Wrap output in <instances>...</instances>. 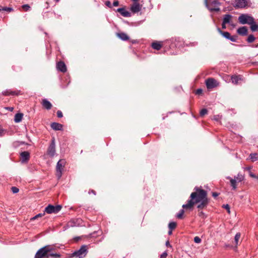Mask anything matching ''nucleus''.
Instances as JSON below:
<instances>
[{
    "instance_id": "nucleus-32",
    "label": "nucleus",
    "mask_w": 258,
    "mask_h": 258,
    "mask_svg": "<svg viewBox=\"0 0 258 258\" xmlns=\"http://www.w3.org/2000/svg\"><path fill=\"white\" fill-rule=\"evenodd\" d=\"M240 233H237L234 237V241L235 242V244L237 245L238 244V241L240 238Z\"/></svg>"
},
{
    "instance_id": "nucleus-48",
    "label": "nucleus",
    "mask_w": 258,
    "mask_h": 258,
    "mask_svg": "<svg viewBox=\"0 0 258 258\" xmlns=\"http://www.w3.org/2000/svg\"><path fill=\"white\" fill-rule=\"evenodd\" d=\"M202 93V90L201 89H199L196 91L197 94H200Z\"/></svg>"
},
{
    "instance_id": "nucleus-35",
    "label": "nucleus",
    "mask_w": 258,
    "mask_h": 258,
    "mask_svg": "<svg viewBox=\"0 0 258 258\" xmlns=\"http://www.w3.org/2000/svg\"><path fill=\"white\" fill-rule=\"evenodd\" d=\"M3 11H6L8 13H10L11 12H13L14 11V10L12 8L5 7H3Z\"/></svg>"
},
{
    "instance_id": "nucleus-39",
    "label": "nucleus",
    "mask_w": 258,
    "mask_h": 258,
    "mask_svg": "<svg viewBox=\"0 0 258 258\" xmlns=\"http://www.w3.org/2000/svg\"><path fill=\"white\" fill-rule=\"evenodd\" d=\"M11 190L12 192L14 194L17 193L19 191V189L15 186L12 187Z\"/></svg>"
},
{
    "instance_id": "nucleus-56",
    "label": "nucleus",
    "mask_w": 258,
    "mask_h": 258,
    "mask_svg": "<svg viewBox=\"0 0 258 258\" xmlns=\"http://www.w3.org/2000/svg\"><path fill=\"white\" fill-rule=\"evenodd\" d=\"M133 3H139L140 0H131Z\"/></svg>"
},
{
    "instance_id": "nucleus-37",
    "label": "nucleus",
    "mask_w": 258,
    "mask_h": 258,
    "mask_svg": "<svg viewBox=\"0 0 258 258\" xmlns=\"http://www.w3.org/2000/svg\"><path fill=\"white\" fill-rule=\"evenodd\" d=\"M22 8L25 11H28L30 9V7L27 4L23 5Z\"/></svg>"
},
{
    "instance_id": "nucleus-20",
    "label": "nucleus",
    "mask_w": 258,
    "mask_h": 258,
    "mask_svg": "<svg viewBox=\"0 0 258 258\" xmlns=\"http://www.w3.org/2000/svg\"><path fill=\"white\" fill-rule=\"evenodd\" d=\"M237 32L239 35L245 36L247 34V29L245 26L241 27L237 29Z\"/></svg>"
},
{
    "instance_id": "nucleus-9",
    "label": "nucleus",
    "mask_w": 258,
    "mask_h": 258,
    "mask_svg": "<svg viewBox=\"0 0 258 258\" xmlns=\"http://www.w3.org/2000/svg\"><path fill=\"white\" fill-rule=\"evenodd\" d=\"M206 85L207 89H210L218 86L219 83L215 79L211 78L206 80Z\"/></svg>"
},
{
    "instance_id": "nucleus-45",
    "label": "nucleus",
    "mask_w": 258,
    "mask_h": 258,
    "mask_svg": "<svg viewBox=\"0 0 258 258\" xmlns=\"http://www.w3.org/2000/svg\"><path fill=\"white\" fill-rule=\"evenodd\" d=\"M119 5V2L118 1H115L113 3V6L114 7H117Z\"/></svg>"
},
{
    "instance_id": "nucleus-31",
    "label": "nucleus",
    "mask_w": 258,
    "mask_h": 258,
    "mask_svg": "<svg viewBox=\"0 0 258 258\" xmlns=\"http://www.w3.org/2000/svg\"><path fill=\"white\" fill-rule=\"evenodd\" d=\"M236 180H237L238 182H240L244 179V176L240 174H238L236 176H235V178Z\"/></svg>"
},
{
    "instance_id": "nucleus-30",
    "label": "nucleus",
    "mask_w": 258,
    "mask_h": 258,
    "mask_svg": "<svg viewBox=\"0 0 258 258\" xmlns=\"http://www.w3.org/2000/svg\"><path fill=\"white\" fill-rule=\"evenodd\" d=\"M255 37L253 35L250 34L248 36V37L247 38V41L248 43H252L255 40Z\"/></svg>"
},
{
    "instance_id": "nucleus-53",
    "label": "nucleus",
    "mask_w": 258,
    "mask_h": 258,
    "mask_svg": "<svg viewBox=\"0 0 258 258\" xmlns=\"http://www.w3.org/2000/svg\"><path fill=\"white\" fill-rule=\"evenodd\" d=\"M91 193H93L94 195H96V192L94 190H90L89 191V194H90Z\"/></svg>"
},
{
    "instance_id": "nucleus-54",
    "label": "nucleus",
    "mask_w": 258,
    "mask_h": 258,
    "mask_svg": "<svg viewBox=\"0 0 258 258\" xmlns=\"http://www.w3.org/2000/svg\"><path fill=\"white\" fill-rule=\"evenodd\" d=\"M197 44H198V42H195L192 43V46H196Z\"/></svg>"
},
{
    "instance_id": "nucleus-38",
    "label": "nucleus",
    "mask_w": 258,
    "mask_h": 258,
    "mask_svg": "<svg viewBox=\"0 0 258 258\" xmlns=\"http://www.w3.org/2000/svg\"><path fill=\"white\" fill-rule=\"evenodd\" d=\"M201 241V239L198 236H196L194 238V242L196 243H200Z\"/></svg>"
},
{
    "instance_id": "nucleus-13",
    "label": "nucleus",
    "mask_w": 258,
    "mask_h": 258,
    "mask_svg": "<svg viewBox=\"0 0 258 258\" xmlns=\"http://www.w3.org/2000/svg\"><path fill=\"white\" fill-rule=\"evenodd\" d=\"M2 94L4 96H18L21 94V91L17 90H13L11 89H7L3 91Z\"/></svg>"
},
{
    "instance_id": "nucleus-5",
    "label": "nucleus",
    "mask_w": 258,
    "mask_h": 258,
    "mask_svg": "<svg viewBox=\"0 0 258 258\" xmlns=\"http://www.w3.org/2000/svg\"><path fill=\"white\" fill-rule=\"evenodd\" d=\"M66 164V160H59L56 165V176L58 178H60L62 175V172Z\"/></svg>"
},
{
    "instance_id": "nucleus-14",
    "label": "nucleus",
    "mask_w": 258,
    "mask_h": 258,
    "mask_svg": "<svg viewBox=\"0 0 258 258\" xmlns=\"http://www.w3.org/2000/svg\"><path fill=\"white\" fill-rule=\"evenodd\" d=\"M79 219H73L69 221L65 226L66 228L78 226L79 225Z\"/></svg>"
},
{
    "instance_id": "nucleus-41",
    "label": "nucleus",
    "mask_w": 258,
    "mask_h": 258,
    "mask_svg": "<svg viewBox=\"0 0 258 258\" xmlns=\"http://www.w3.org/2000/svg\"><path fill=\"white\" fill-rule=\"evenodd\" d=\"M167 251H164L163 253H162L161 255H160V258H166V257L167 256Z\"/></svg>"
},
{
    "instance_id": "nucleus-57",
    "label": "nucleus",
    "mask_w": 258,
    "mask_h": 258,
    "mask_svg": "<svg viewBox=\"0 0 258 258\" xmlns=\"http://www.w3.org/2000/svg\"><path fill=\"white\" fill-rule=\"evenodd\" d=\"M46 4L47 5V8H48V7H49V4L48 2H46Z\"/></svg>"
},
{
    "instance_id": "nucleus-58",
    "label": "nucleus",
    "mask_w": 258,
    "mask_h": 258,
    "mask_svg": "<svg viewBox=\"0 0 258 258\" xmlns=\"http://www.w3.org/2000/svg\"><path fill=\"white\" fill-rule=\"evenodd\" d=\"M3 11V7L0 6V12Z\"/></svg>"
},
{
    "instance_id": "nucleus-16",
    "label": "nucleus",
    "mask_w": 258,
    "mask_h": 258,
    "mask_svg": "<svg viewBox=\"0 0 258 258\" xmlns=\"http://www.w3.org/2000/svg\"><path fill=\"white\" fill-rule=\"evenodd\" d=\"M231 80L233 84L235 85H238L241 83V81H243V78L240 75H234L231 76Z\"/></svg>"
},
{
    "instance_id": "nucleus-60",
    "label": "nucleus",
    "mask_w": 258,
    "mask_h": 258,
    "mask_svg": "<svg viewBox=\"0 0 258 258\" xmlns=\"http://www.w3.org/2000/svg\"><path fill=\"white\" fill-rule=\"evenodd\" d=\"M13 108H9V110H11V111L13 110Z\"/></svg>"
},
{
    "instance_id": "nucleus-22",
    "label": "nucleus",
    "mask_w": 258,
    "mask_h": 258,
    "mask_svg": "<svg viewBox=\"0 0 258 258\" xmlns=\"http://www.w3.org/2000/svg\"><path fill=\"white\" fill-rule=\"evenodd\" d=\"M20 155L23 162L28 160L30 158V154L27 151L22 152Z\"/></svg>"
},
{
    "instance_id": "nucleus-49",
    "label": "nucleus",
    "mask_w": 258,
    "mask_h": 258,
    "mask_svg": "<svg viewBox=\"0 0 258 258\" xmlns=\"http://www.w3.org/2000/svg\"><path fill=\"white\" fill-rule=\"evenodd\" d=\"M219 196V194L217 193V192H213L212 193V196L214 198H216L217 197H218Z\"/></svg>"
},
{
    "instance_id": "nucleus-25",
    "label": "nucleus",
    "mask_w": 258,
    "mask_h": 258,
    "mask_svg": "<svg viewBox=\"0 0 258 258\" xmlns=\"http://www.w3.org/2000/svg\"><path fill=\"white\" fill-rule=\"evenodd\" d=\"M23 114L21 113H16L15 115L14 121L15 122H20L23 118Z\"/></svg>"
},
{
    "instance_id": "nucleus-51",
    "label": "nucleus",
    "mask_w": 258,
    "mask_h": 258,
    "mask_svg": "<svg viewBox=\"0 0 258 258\" xmlns=\"http://www.w3.org/2000/svg\"><path fill=\"white\" fill-rule=\"evenodd\" d=\"M226 23H224L223 22H222V29H226Z\"/></svg>"
},
{
    "instance_id": "nucleus-7",
    "label": "nucleus",
    "mask_w": 258,
    "mask_h": 258,
    "mask_svg": "<svg viewBox=\"0 0 258 258\" xmlns=\"http://www.w3.org/2000/svg\"><path fill=\"white\" fill-rule=\"evenodd\" d=\"M62 208L60 205L53 206L52 205H48L44 210V213L47 214H56L59 212Z\"/></svg>"
},
{
    "instance_id": "nucleus-55",
    "label": "nucleus",
    "mask_w": 258,
    "mask_h": 258,
    "mask_svg": "<svg viewBox=\"0 0 258 258\" xmlns=\"http://www.w3.org/2000/svg\"><path fill=\"white\" fill-rule=\"evenodd\" d=\"M172 230L169 229V230L168 231V234L171 235V234H172Z\"/></svg>"
},
{
    "instance_id": "nucleus-8",
    "label": "nucleus",
    "mask_w": 258,
    "mask_h": 258,
    "mask_svg": "<svg viewBox=\"0 0 258 258\" xmlns=\"http://www.w3.org/2000/svg\"><path fill=\"white\" fill-rule=\"evenodd\" d=\"M248 0H234V7L236 9H242L248 6Z\"/></svg>"
},
{
    "instance_id": "nucleus-12",
    "label": "nucleus",
    "mask_w": 258,
    "mask_h": 258,
    "mask_svg": "<svg viewBox=\"0 0 258 258\" xmlns=\"http://www.w3.org/2000/svg\"><path fill=\"white\" fill-rule=\"evenodd\" d=\"M55 153V141L53 139L51 141V144L49 146L47 149V154L50 157H53Z\"/></svg>"
},
{
    "instance_id": "nucleus-29",
    "label": "nucleus",
    "mask_w": 258,
    "mask_h": 258,
    "mask_svg": "<svg viewBox=\"0 0 258 258\" xmlns=\"http://www.w3.org/2000/svg\"><path fill=\"white\" fill-rule=\"evenodd\" d=\"M176 227V223L174 222H170L168 224V228L170 230H173Z\"/></svg>"
},
{
    "instance_id": "nucleus-33",
    "label": "nucleus",
    "mask_w": 258,
    "mask_h": 258,
    "mask_svg": "<svg viewBox=\"0 0 258 258\" xmlns=\"http://www.w3.org/2000/svg\"><path fill=\"white\" fill-rule=\"evenodd\" d=\"M45 213H44V212L43 213H39V214L36 215V216H35L34 217L31 218L30 220H31V221H33V220L37 219L38 218L41 217L45 215Z\"/></svg>"
},
{
    "instance_id": "nucleus-34",
    "label": "nucleus",
    "mask_w": 258,
    "mask_h": 258,
    "mask_svg": "<svg viewBox=\"0 0 258 258\" xmlns=\"http://www.w3.org/2000/svg\"><path fill=\"white\" fill-rule=\"evenodd\" d=\"M184 211L183 209L180 210L179 212L177 214L176 217L178 219H182L184 214Z\"/></svg>"
},
{
    "instance_id": "nucleus-62",
    "label": "nucleus",
    "mask_w": 258,
    "mask_h": 258,
    "mask_svg": "<svg viewBox=\"0 0 258 258\" xmlns=\"http://www.w3.org/2000/svg\"><path fill=\"white\" fill-rule=\"evenodd\" d=\"M256 178H257V179H258V176H256Z\"/></svg>"
},
{
    "instance_id": "nucleus-36",
    "label": "nucleus",
    "mask_w": 258,
    "mask_h": 258,
    "mask_svg": "<svg viewBox=\"0 0 258 258\" xmlns=\"http://www.w3.org/2000/svg\"><path fill=\"white\" fill-rule=\"evenodd\" d=\"M208 113V110L206 108H204V109H202L201 111H200V115L201 116H203L204 115H206V114H207Z\"/></svg>"
},
{
    "instance_id": "nucleus-3",
    "label": "nucleus",
    "mask_w": 258,
    "mask_h": 258,
    "mask_svg": "<svg viewBox=\"0 0 258 258\" xmlns=\"http://www.w3.org/2000/svg\"><path fill=\"white\" fill-rule=\"evenodd\" d=\"M208 0H205V4L210 12H219L220 10L219 6L220 3L218 0H214L208 3Z\"/></svg>"
},
{
    "instance_id": "nucleus-59",
    "label": "nucleus",
    "mask_w": 258,
    "mask_h": 258,
    "mask_svg": "<svg viewBox=\"0 0 258 258\" xmlns=\"http://www.w3.org/2000/svg\"><path fill=\"white\" fill-rule=\"evenodd\" d=\"M214 119L215 120H218V118H217V117H216V116H214Z\"/></svg>"
},
{
    "instance_id": "nucleus-4",
    "label": "nucleus",
    "mask_w": 258,
    "mask_h": 258,
    "mask_svg": "<svg viewBox=\"0 0 258 258\" xmlns=\"http://www.w3.org/2000/svg\"><path fill=\"white\" fill-rule=\"evenodd\" d=\"M88 247L87 245H83L80 248L75 251L73 253V255L78 258H83L86 256L88 252Z\"/></svg>"
},
{
    "instance_id": "nucleus-17",
    "label": "nucleus",
    "mask_w": 258,
    "mask_h": 258,
    "mask_svg": "<svg viewBox=\"0 0 258 258\" xmlns=\"http://www.w3.org/2000/svg\"><path fill=\"white\" fill-rule=\"evenodd\" d=\"M57 69L62 72L65 73L67 71V67L64 62L60 61L57 63Z\"/></svg>"
},
{
    "instance_id": "nucleus-10",
    "label": "nucleus",
    "mask_w": 258,
    "mask_h": 258,
    "mask_svg": "<svg viewBox=\"0 0 258 258\" xmlns=\"http://www.w3.org/2000/svg\"><path fill=\"white\" fill-rule=\"evenodd\" d=\"M218 32L221 34L225 38L231 40L232 42H236L237 40V36H231L230 33L228 32L223 31L220 28H218Z\"/></svg>"
},
{
    "instance_id": "nucleus-43",
    "label": "nucleus",
    "mask_w": 258,
    "mask_h": 258,
    "mask_svg": "<svg viewBox=\"0 0 258 258\" xmlns=\"http://www.w3.org/2000/svg\"><path fill=\"white\" fill-rule=\"evenodd\" d=\"M199 215V216L202 217L203 218H205L206 217L205 214L203 211L200 212Z\"/></svg>"
},
{
    "instance_id": "nucleus-6",
    "label": "nucleus",
    "mask_w": 258,
    "mask_h": 258,
    "mask_svg": "<svg viewBox=\"0 0 258 258\" xmlns=\"http://www.w3.org/2000/svg\"><path fill=\"white\" fill-rule=\"evenodd\" d=\"M254 20V18L248 15V14H241L238 17V21L241 24H251Z\"/></svg>"
},
{
    "instance_id": "nucleus-46",
    "label": "nucleus",
    "mask_w": 258,
    "mask_h": 258,
    "mask_svg": "<svg viewBox=\"0 0 258 258\" xmlns=\"http://www.w3.org/2000/svg\"><path fill=\"white\" fill-rule=\"evenodd\" d=\"M249 176L252 178H256V176L254 174L252 173L251 171H249Z\"/></svg>"
},
{
    "instance_id": "nucleus-23",
    "label": "nucleus",
    "mask_w": 258,
    "mask_h": 258,
    "mask_svg": "<svg viewBox=\"0 0 258 258\" xmlns=\"http://www.w3.org/2000/svg\"><path fill=\"white\" fill-rule=\"evenodd\" d=\"M152 47L157 50H160L162 46V43L161 42L155 41L152 43Z\"/></svg>"
},
{
    "instance_id": "nucleus-15",
    "label": "nucleus",
    "mask_w": 258,
    "mask_h": 258,
    "mask_svg": "<svg viewBox=\"0 0 258 258\" xmlns=\"http://www.w3.org/2000/svg\"><path fill=\"white\" fill-rule=\"evenodd\" d=\"M233 16L230 14H226L223 17V22L224 23L229 24L231 26L235 27V25L232 23L231 19Z\"/></svg>"
},
{
    "instance_id": "nucleus-21",
    "label": "nucleus",
    "mask_w": 258,
    "mask_h": 258,
    "mask_svg": "<svg viewBox=\"0 0 258 258\" xmlns=\"http://www.w3.org/2000/svg\"><path fill=\"white\" fill-rule=\"evenodd\" d=\"M51 128L54 131L62 130V125L57 122H52L51 124Z\"/></svg>"
},
{
    "instance_id": "nucleus-44",
    "label": "nucleus",
    "mask_w": 258,
    "mask_h": 258,
    "mask_svg": "<svg viewBox=\"0 0 258 258\" xmlns=\"http://www.w3.org/2000/svg\"><path fill=\"white\" fill-rule=\"evenodd\" d=\"M105 5L109 8H112V5L110 1H106L105 2Z\"/></svg>"
},
{
    "instance_id": "nucleus-24",
    "label": "nucleus",
    "mask_w": 258,
    "mask_h": 258,
    "mask_svg": "<svg viewBox=\"0 0 258 258\" xmlns=\"http://www.w3.org/2000/svg\"><path fill=\"white\" fill-rule=\"evenodd\" d=\"M117 36L123 41H126L129 39V37L126 34L123 32L118 33L116 34Z\"/></svg>"
},
{
    "instance_id": "nucleus-1",
    "label": "nucleus",
    "mask_w": 258,
    "mask_h": 258,
    "mask_svg": "<svg viewBox=\"0 0 258 258\" xmlns=\"http://www.w3.org/2000/svg\"><path fill=\"white\" fill-rule=\"evenodd\" d=\"M195 190V191L191 194L190 199L187 201V204L182 205L183 209H190L194 205L199 204L197 208L200 211L206 208L209 204L207 191L198 187H196Z\"/></svg>"
},
{
    "instance_id": "nucleus-40",
    "label": "nucleus",
    "mask_w": 258,
    "mask_h": 258,
    "mask_svg": "<svg viewBox=\"0 0 258 258\" xmlns=\"http://www.w3.org/2000/svg\"><path fill=\"white\" fill-rule=\"evenodd\" d=\"M223 207L224 208H225L228 212V213H230V207L228 205V204H226V205H224L223 206Z\"/></svg>"
},
{
    "instance_id": "nucleus-52",
    "label": "nucleus",
    "mask_w": 258,
    "mask_h": 258,
    "mask_svg": "<svg viewBox=\"0 0 258 258\" xmlns=\"http://www.w3.org/2000/svg\"><path fill=\"white\" fill-rule=\"evenodd\" d=\"M166 245L168 247H171V245L170 244L169 241L168 240L166 242Z\"/></svg>"
},
{
    "instance_id": "nucleus-47",
    "label": "nucleus",
    "mask_w": 258,
    "mask_h": 258,
    "mask_svg": "<svg viewBox=\"0 0 258 258\" xmlns=\"http://www.w3.org/2000/svg\"><path fill=\"white\" fill-rule=\"evenodd\" d=\"M4 130L3 129L1 125H0V136H2L4 135Z\"/></svg>"
},
{
    "instance_id": "nucleus-26",
    "label": "nucleus",
    "mask_w": 258,
    "mask_h": 258,
    "mask_svg": "<svg viewBox=\"0 0 258 258\" xmlns=\"http://www.w3.org/2000/svg\"><path fill=\"white\" fill-rule=\"evenodd\" d=\"M227 179L230 180L231 185L232 186L233 189H235L236 188V180L235 179L231 178L230 177H227Z\"/></svg>"
},
{
    "instance_id": "nucleus-50",
    "label": "nucleus",
    "mask_w": 258,
    "mask_h": 258,
    "mask_svg": "<svg viewBox=\"0 0 258 258\" xmlns=\"http://www.w3.org/2000/svg\"><path fill=\"white\" fill-rule=\"evenodd\" d=\"M251 169V166H248V167H246L244 168V170H247L249 172V171H250Z\"/></svg>"
},
{
    "instance_id": "nucleus-18",
    "label": "nucleus",
    "mask_w": 258,
    "mask_h": 258,
    "mask_svg": "<svg viewBox=\"0 0 258 258\" xmlns=\"http://www.w3.org/2000/svg\"><path fill=\"white\" fill-rule=\"evenodd\" d=\"M116 11L119 12L124 17H130L131 16V13L126 11L124 8H118L117 9Z\"/></svg>"
},
{
    "instance_id": "nucleus-27",
    "label": "nucleus",
    "mask_w": 258,
    "mask_h": 258,
    "mask_svg": "<svg viewBox=\"0 0 258 258\" xmlns=\"http://www.w3.org/2000/svg\"><path fill=\"white\" fill-rule=\"evenodd\" d=\"M249 25H250V29L252 31L254 32L258 30V25L255 23L254 20H253V22Z\"/></svg>"
},
{
    "instance_id": "nucleus-11",
    "label": "nucleus",
    "mask_w": 258,
    "mask_h": 258,
    "mask_svg": "<svg viewBox=\"0 0 258 258\" xmlns=\"http://www.w3.org/2000/svg\"><path fill=\"white\" fill-rule=\"evenodd\" d=\"M142 7L143 5L139 3H133L130 7V10L133 13L136 14L142 10Z\"/></svg>"
},
{
    "instance_id": "nucleus-61",
    "label": "nucleus",
    "mask_w": 258,
    "mask_h": 258,
    "mask_svg": "<svg viewBox=\"0 0 258 258\" xmlns=\"http://www.w3.org/2000/svg\"><path fill=\"white\" fill-rule=\"evenodd\" d=\"M59 0H55L56 2H58Z\"/></svg>"
},
{
    "instance_id": "nucleus-2",
    "label": "nucleus",
    "mask_w": 258,
    "mask_h": 258,
    "mask_svg": "<svg viewBox=\"0 0 258 258\" xmlns=\"http://www.w3.org/2000/svg\"><path fill=\"white\" fill-rule=\"evenodd\" d=\"M56 248L55 244L45 245L36 252L34 258H59V253L53 252Z\"/></svg>"
},
{
    "instance_id": "nucleus-42",
    "label": "nucleus",
    "mask_w": 258,
    "mask_h": 258,
    "mask_svg": "<svg viewBox=\"0 0 258 258\" xmlns=\"http://www.w3.org/2000/svg\"><path fill=\"white\" fill-rule=\"evenodd\" d=\"M57 116L59 118H61L63 116L62 113L61 111L58 110L56 112Z\"/></svg>"
},
{
    "instance_id": "nucleus-19",
    "label": "nucleus",
    "mask_w": 258,
    "mask_h": 258,
    "mask_svg": "<svg viewBox=\"0 0 258 258\" xmlns=\"http://www.w3.org/2000/svg\"><path fill=\"white\" fill-rule=\"evenodd\" d=\"M41 104L44 108H45L47 110L50 109L52 107L51 103L49 101H48L46 99H42V102H41Z\"/></svg>"
},
{
    "instance_id": "nucleus-28",
    "label": "nucleus",
    "mask_w": 258,
    "mask_h": 258,
    "mask_svg": "<svg viewBox=\"0 0 258 258\" xmlns=\"http://www.w3.org/2000/svg\"><path fill=\"white\" fill-rule=\"evenodd\" d=\"M250 159L252 162H254L258 160V155L256 153H251L249 155Z\"/></svg>"
}]
</instances>
